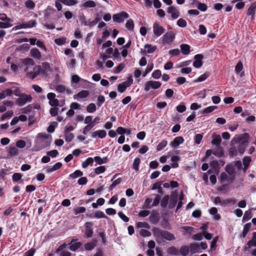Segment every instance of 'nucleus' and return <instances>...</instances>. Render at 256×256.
Listing matches in <instances>:
<instances>
[{"label": "nucleus", "mask_w": 256, "mask_h": 256, "mask_svg": "<svg viewBox=\"0 0 256 256\" xmlns=\"http://www.w3.org/2000/svg\"><path fill=\"white\" fill-rule=\"evenodd\" d=\"M51 141V138L45 139V140H38L36 144L34 146L36 150H40L48 147L50 144Z\"/></svg>", "instance_id": "1"}, {"label": "nucleus", "mask_w": 256, "mask_h": 256, "mask_svg": "<svg viewBox=\"0 0 256 256\" xmlns=\"http://www.w3.org/2000/svg\"><path fill=\"white\" fill-rule=\"evenodd\" d=\"M32 100L30 95L22 94L16 100V104L19 106H22L28 102H30Z\"/></svg>", "instance_id": "2"}, {"label": "nucleus", "mask_w": 256, "mask_h": 256, "mask_svg": "<svg viewBox=\"0 0 256 256\" xmlns=\"http://www.w3.org/2000/svg\"><path fill=\"white\" fill-rule=\"evenodd\" d=\"M128 18L129 14L125 12L114 14L112 16L114 21L118 23L123 22L125 19Z\"/></svg>", "instance_id": "3"}, {"label": "nucleus", "mask_w": 256, "mask_h": 256, "mask_svg": "<svg viewBox=\"0 0 256 256\" xmlns=\"http://www.w3.org/2000/svg\"><path fill=\"white\" fill-rule=\"evenodd\" d=\"M162 84L160 82L149 80L146 82L144 90L148 92L150 88L158 89L160 87Z\"/></svg>", "instance_id": "4"}, {"label": "nucleus", "mask_w": 256, "mask_h": 256, "mask_svg": "<svg viewBox=\"0 0 256 256\" xmlns=\"http://www.w3.org/2000/svg\"><path fill=\"white\" fill-rule=\"evenodd\" d=\"M175 38V34L172 31L168 32L162 36L163 44H170Z\"/></svg>", "instance_id": "5"}, {"label": "nucleus", "mask_w": 256, "mask_h": 256, "mask_svg": "<svg viewBox=\"0 0 256 256\" xmlns=\"http://www.w3.org/2000/svg\"><path fill=\"white\" fill-rule=\"evenodd\" d=\"M164 28L158 22L154 23L153 25V32L156 36H159L164 32Z\"/></svg>", "instance_id": "6"}, {"label": "nucleus", "mask_w": 256, "mask_h": 256, "mask_svg": "<svg viewBox=\"0 0 256 256\" xmlns=\"http://www.w3.org/2000/svg\"><path fill=\"white\" fill-rule=\"evenodd\" d=\"M204 58V56L202 54H196L194 58L195 60L193 62V66L196 68H199L202 65V60Z\"/></svg>", "instance_id": "7"}, {"label": "nucleus", "mask_w": 256, "mask_h": 256, "mask_svg": "<svg viewBox=\"0 0 256 256\" xmlns=\"http://www.w3.org/2000/svg\"><path fill=\"white\" fill-rule=\"evenodd\" d=\"M168 12L170 14L173 19H176L180 16V12L174 6H169L168 8Z\"/></svg>", "instance_id": "8"}, {"label": "nucleus", "mask_w": 256, "mask_h": 256, "mask_svg": "<svg viewBox=\"0 0 256 256\" xmlns=\"http://www.w3.org/2000/svg\"><path fill=\"white\" fill-rule=\"evenodd\" d=\"M106 136V132L104 130H98L92 133L91 136L92 138H96L98 137L100 138H104Z\"/></svg>", "instance_id": "9"}, {"label": "nucleus", "mask_w": 256, "mask_h": 256, "mask_svg": "<svg viewBox=\"0 0 256 256\" xmlns=\"http://www.w3.org/2000/svg\"><path fill=\"white\" fill-rule=\"evenodd\" d=\"M184 139L183 137L180 136L176 137L174 138V140L170 144V146L173 148H176L180 144L184 142Z\"/></svg>", "instance_id": "10"}, {"label": "nucleus", "mask_w": 256, "mask_h": 256, "mask_svg": "<svg viewBox=\"0 0 256 256\" xmlns=\"http://www.w3.org/2000/svg\"><path fill=\"white\" fill-rule=\"evenodd\" d=\"M212 144L216 146H220L222 142V138L220 135L216 134V133H214L212 135Z\"/></svg>", "instance_id": "11"}, {"label": "nucleus", "mask_w": 256, "mask_h": 256, "mask_svg": "<svg viewBox=\"0 0 256 256\" xmlns=\"http://www.w3.org/2000/svg\"><path fill=\"white\" fill-rule=\"evenodd\" d=\"M89 94L90 92L88 90H83L78 92L76 94L74 95V99L86 98Z\"/></svg>", "instance_id": "12"}, {"label": "nucleus", "mask_w": 256, "mask_h": 256, "mask_svg": "<svg viewBox=\"0 0 256 256\" xmlns=\"http://www.w3.org/2000/svg\"><path fill=\"white\" fill-rule=\"evenodd\" d=\"M213 154L218 158L222 156L224 154L223 148L220 146H216L213 150Z\"/></svg>", "instance_id": "13"}, {"label": "nucleus", "mask_w": 256, "mask_h": 256, "mask_svg": "<svg viewBox=\"0 0 256 256\" xmlns=\"http://www.w3.org/2000/svg\"><path fill=\"white\" fill-rule=\"evenodd\" d=\"M152 232L154 236L156 238H162L164 230L158 228H154L152 229Z\"/></svg>", "instance_id": "14"}, {"label": "nucleus", "mask_w": 256, "mask_h": 256, "mask_svg": "<svg viewBox=\"0 0 256 256\" xmlns=\"http://www.w3.org/2000/svg\"><path fill=\"white\" fill-rule=\"evenodd\" d=\"M144 47L145 48H147V50H146V52L145 50L143 51L142 52L143 54H146V52L148 54H152V53L154 52L157 48L156 46H152L151 44H146L144 45Z\"/></svg>", "instance_id": "15"}, {"label": "nucleus", "mask_w": 256, "mask_h": 256, "mask_svg": "<svg viewBox=\"0 0 256 256\" xmlns=\"http://www.w3.org/2000/svg\"><path fill=\"white\" fill-rule=\"evenodd\" d=\"M190 252L192 254H195L200 252V246L196 243H194L190 244Z\"/></svg>", "instance_id": "16"}, {"label": "nucleus", "mask_w": 256, "mask_h": 256, "mask_svg": "<svg viewBox=\"0 0 256 256\" xmlns=\"http://www.w3.org/2000/svg\"><path fill=\"white\" fill-rule=\"evenodd\" d=\"M250 162L251 158L250 156H246L242 160V163L244 166L242 168L244 172H245L246 170L248 168Z\"/></svg>", "instance_id": "17"}, {"label": "nucleus", "mask_w": 256, "mask_h": 256, "mask_svg": "<svg viewBox=\"0 0 256 256\" xmlns=\"http://www.w3.org/2000/svg\"><path fill=\"white\" fill-rule=\"evenodd\" d=\"M12 94V90L10 88L3 90L0 92V99L2 100L6 98V96H11Z\"/></svg>", "instance_id": "18"}, {"label": "nucleus", "mask_w": 256, "mask_h": 256, "mask_svg": "<svg viewBox=\"0 0 256 256\" xmlns=\"http://www.w3.org/2000/svg\"><path fill=\"white\" fill-rule=\"evenodd\" d=\"M101 18H96L94 20L90 21V20L87 21H84L83 24L86 26H89L90 27L93 26L96 24L100 20Z\"/></svg>", "instance_id": "19"}, {"label": "nucleus", "mask_w": 256, "mask_h": 256, "mask_svg": "<svg viewBox=\"0 0 256 256\" xmlns=\"http://www.w3.org/2000/svg\"><path fill=\"white\" fill-rule=\"evenodd\" d=\"M181 52L184 55H188L190 53V46L187 44L180 45Z\"/></svg>", "instance_id": "20"}, {"label": "nucleus", "mask_w": 256, "mask_h": 256, "mask_svg": "<svg viewBox=\"0 0 256 256\" xmlns=\"http://www.w3.org/2000/svg\"><path fill=\"white\" fill-rule=\"evenodd\" d=\"M30 54L33 58L38 60L42 57L40 52L36 48H33L30 50Z\"/></svg>", "instance_id": "21"}, {"label": "nucleus", "mask_w": 256, "mask_h": 256, "mask_svg": "<svg viewBox=\"0 0 256 256\" xmlns=\"http://www.w3.org/2000/svg\"><path fill=\"white\" fill-rule=\"evenodd\" d=\"M62 166V164L60 162L56 163L52 166L48 168L46 171L48 172H51L60 169Z\"/></svg>", "instance_id": "22"}, {"label": "nucleus", "mask_w": 256, "mask_h": 256, "mask_svg": "<svg viewBox=\"0 0 256 256\" xmlns=\"http://www.w3.org/2000/svg\"><path fill=\"white\" fill-rule=\"evenodd\" d=\"M160 219V216L158 214H152L149 216L150 221L153 224H156L158 223Z\"/></svg>", "instance_id": "23"}, {"label": "nucleus", "mask_w": 256, "mask_h": 256, "mask_svg": "<svg viewBox=\"0 0 256 256\" xmlns=\"http://www.w3.org/2000/svg\"><path fill=\"white\" fill-rule=\"evenodd\" d=\"M66 6H72L78 3L76 0H56Z\"/></svg>", "instance_id": "24"}, {"label": "nucleus", "mask_w": 256, "mask_h": 256, "mask_svg": "<svg viewBox=\"0 0 256 256\" xmlns=\"http://www.w3.org/2000/svg\"><path fill=\"white\" fill-rule=\"evenodd\" d=\"M108 158L106 156L101 158L99 156H96L94 158V160L96 164H106L108 162Z\"/></svg>", "instance_id": "25"}, {"label": "nucleus", "mask_w": 256, "mask_h": 256, "mask_svg": "<svg viewBox=\"0 0 256 256\" xmlns=\"http://www.w3.org/2000/svg\"><path fill=\"white\" fill-rule=\"evenodd\" d=\"M162 238H164L168 240H172L175 239V237L173 234L165 230H164Z\"/></svg>", "instance_id": "26"}, {"label": "nucleus", "mask_w": 256, "mask_h": 256, "mask_svg": "<svg viewBox=\"0 0 256 256\" xmlns=\"http://www.w3.org/2000/svg\"><path fill=\"white\" fill-rule=\"evenodd\" d=\"M80 80L83 81L86 84H88L89 82L86 80L83 79H82L78 76L76 74H74L72 76V82L74 83V84H78V82H80Z\"/></svg>", "instance_id": "27"}, {"label": "nucleus", "mask_w": 256, "mask_h": 256, "mask_svg": "<svg viewBox=\"0 0 256 256\" xmlns=\"http://www.w3.org/2000/svg\"><path fill=\"white\" fill-rule=\"evenodd\" d=\"M41 68H42V74H46L48 71L50 70V64L47 62H44L42 64Z\"/></svg>", "instance_id": "28"}, {"label": "nucleus", "mask_w": 256, "mask_h": 256, "mask_svg": "<svg viewBox=\"0 0 256 256\" xmlns=\"http://www.w3.org/2000/svg\"><path fill=\"white\" fill-rule=\"evenodd\" d=\"M210 76V72H205L203 74L200 76L194 82H198L205 80Z\"/></svg>", "instance_id": "29"}, {"label": "nucleus", "mask_w": 256, "mask_h": 256, "mask_svg": "<svg viewBox=\"0 0 256 256\" xmlns=\"http://www.w3.org/2000/svg\"><path fill=\"white\" fill-rule=\"evenodd\" d=\"M251 226H252V224L250 222H248V223H247L246 224H244V226L242 233V236L243 238H244L246 236L247 234L248 233V232H249V230Z\"/></svg>", "instance_id": "30"}, {"label": "nucleus", "mask_w": 256, "mask_h": 256, "mask_svg": "<svg viewBox=\"0 0 256 256\" xmlns=\"http://www.w3.org/2000/svg\"><path fill=\"white\" fill-rule=\"evenodd\" d=\"M178 195L172 196L169 202V208H172L175 206L177 203Z\"/></svg>", "instance_id": "31"}, {"label": "nucleus", "mask_w": 256, "mask_h": 256, "mask_svg": "<svg viewBox=\"0 0 256 256\" xmlns=\"http://www.w3.org/2000/svg\"><path fill=\"white\" fill-rule=\"evenodd\" d=\"M94 158H88L85 161H84L82 164V167L84 168H86L88 167L89 165L92 166L94 162Z\"/></svg>", "instance_id": "32"}, {"label": "nucleus", "mask_w": 256, "mask_h": 256, "mask_svg": "<svg viewBox=\"0 0 256 256\" xmlns=\"http://www.w3.org/2000/svg\"><path fill=\"white\" fill-rule=\"evenodd\" d=\"M24 27H25V28H27L35 27L37 24V22L36 20H32L28 21V22H24Z\"/></svg>", "instance_id": "33"}, {"label": "nucleus", "mask_w": 256, "mask_h": 256, "mask_svg": "<svg viewBox=\"0 0 256 256\" xmlns=\"http://www.w3.org/2000/svg\"><path fill=\"white\" fill-rule=\"evenodd\" d=\"M25 6L30 10H32L34 8L36 4L32 0H27L24 2Z\"/></svg>", "instance_id": "34"}, {"label": "nucleus", "mask_w": 256, "mask_h": 256, "mask_svg": "<svg viewBox=\"0 0 256 256\" xmlns=\"http://www.w3.org/2000/svg\"><path fill=\"white\" fill-rule=\"evenodd\" d=\"M225 170L230 175L232 176L234 173V168L233 165L227 164L225 167Z\"/></svg>", "instance_id": "35"}, {"label": "nucleus", "mask_w": 256, "mask_h": 256, "mask_svg": "<svg viewBox=\"0 0 256 256\" xmlns=\"http://www.w3.org/2000/svg\"><path fill=\"white\" fill-rule=\"evenodd\" d=\"M122 182V178H118V179L114 180L112 183V184L110 186L109 188V191H111L114 188L118 186V184H120Z\"/></svg>", "instance_id": "36"}, {"label": "nucleus", "mask_w": 256, "mask_h": 256, "mask_svg": "<svg viewBox=\"0 0 256 256\" xmlns=\"http://www.w3.org/2000/svg\"><path fill=\"white\" fill-rule=\"evenodd\" d=\"M170 199V196L168 195L165 196L161 200L160 202V206L162 208H165L166 207L168 202Z\"/></svg>", "instance_id": "37"}, {"label": "nucleus", "mask_w": 256, "mask_h": 256, "mask_svg": "<svg viewBox=\"0 0 256 256\" xmlns=\"http://www.w3.org/2000/svg\"><path fill=\"white\" fill-rule=\"evenodd\" d=\"M167 252L168 254L173 255H178L179 254V250L174 246H171L168 248Z\"/></svg>", "instance_id": "38"}, {"label": "nucleus", "mask_w": 256, "mask_h": 256, "mask_svg": "<svg viewBox=\"0 0 256 256\" xmlns=\"http://www.w3.org/2000/svg\"><path fill=\"white\" fill-rule=\"evenodd\" d=\"M82 6L85 8H94L96 6V4L92 0H88L82 4Z\"/></svg>", "instance_id": "39"}, {"label": "nucleus", "mask_w": 256, "mask_h": 256, "mask_svg": "<svg viewBox=\"0 0 256 256\" xmlns=\"http://www.w3.org/2000/svg\"><path fill=\"white\" fill-rule=\"evenodd\" d=\"M82 246L81 242H76L72 244L70 247V250L72 252H74Z\"/></svg>", "instance_id": "40"}, {"label": "nucleus", "mask_w": 256, "mask_h": 256, "mask_svg": "<svg viewBox=\"0 0 256 256\" xmlns=\"http://www.w3.org/2000/svg\"><path fill=\"white\" fill-rule=\"evenodd\" d=\"M82 175L83 173L82 171L76 170L70 175V177L72 179H74L78 177L82 176Z\"/></svg>", "instance_id": "41"}, {"label": "nucleus", "mask_w": 256, "mask_h": 256, "mask_svg": "<svg viewBox=\"0 0 256 256\" xmlns=\"http://www.w3.org/2000/svg\"><path fill=\"white\" fill-rule=\"evenodd\" d=\"M190 252L189 248L188 246H184L180 248V252L182 256H186Z\"/></svg>", "instance_id": "42"}, {"label": "nucleus", "mask_w": 256, "mask_h": 256, "mask_svg": "<svg viewBox=\"0 0 256 256\" xmlns=\"http://www.w3.org/2000/svg\"><path fill=\"white\" fill-rule=\"evenodd\" d=\"M96 110V104L94 103L90 104L86 107V111L89 113H93Z\"/></svg>", "instance_id": "43"}, {"label": "nucleus", "mask_w": 256, "mask_h": 256, "mask_svg": "<svg viewBox=\"0 0 256 256\" xmlns=\"http://www.w3.org/2000/svg\"><path fill=\"white\" fill-rule=\"evenodd\" d=\"M162 182H158L152 185V190H158L159 192H162V189L161 185L162 184Z\"/></svg>", "instance_id": "44"}, {"label": "nucleus", "mask_w": 256, "mask_h": 256, "mask_svg": "<svg viewBox=\"0 0 256 256\" xmlns=\"http://www.w3.org/2000/svg\"><path fill=\"white\" fill-rule=\"evenodd\" d=\"M252 218V214L251 210L246 211L242 218V220L244 221L248 220Z\"/></svg>", "instance_id": "45"}, {"label": "nucleus", "mask_w": 256, "mask_h": 256, "mask_svg": "<svg viewBox=\"0 0 256 256\" xmlns=\"http://www.w3.org/2000/svg\"><path fill=\"white\" fill-rule=\"evenodd\" d=\"M126 27L128 30H132L134 28V22L132 19L128 20L126 24Z\"/></svg>", "instance_id": "46"}, {"label": "nucleus", "mask_w": 256, "mask_h": 256, "mask_svg": "<svg viewBox=\"0 0 256 256\" xmlns=\"http://www.w3.org/2000/svg\"><path fill=\"white\" fill-rule=\"evenodd\" d=\"M22 64L24 65L32 66L34 64V62L30 58H26L22 60Z\"/></svg>", "instance_id": "47"}, {"label": "nucleus", "mask_w": 256, "mask_h": 256, "mask_svg": "<svg viewBox=\"0 0 256 256\" xmlns=\"http://www.w3.org/2000/svg\"><path fill=\"white\" fill-rule=\"evenodd\" d=\"M168 144V142L166 140H162L158 146L156 148V150L158 151H160L162 150L164 148H165Z\"/></svg>", "instance_id": "48"}, {"label": "nucleus", "mask_w": 256, "mask_h": 256, "mask_svg": "<svg viewBox=\"0 0 256 256\" xmlns=\"http://www.w3.org/2000/svg\"><path fill=\"white\" fill-rule=\"evenodd\" d=\"M22 174L20 173H14L12 176V180L13 182H18V181L20 180V179L22 178Z\"/></svg>", "instance_id": "49"}, {"label": "nucleus", "mask_w": 256, "mask_h": 256, "mask_svg": "<svg viewBox=\"0 0 256 256\" xmlns=\"http://www.w3.org/2000/svg\"><path fill=\"white\" fill-rule=\"evenodd\" d=\"M106 167L104 166H100L94 169V172L96 174H100L106 171Z\"/></svg>", "instance_id": "50"}, {"label": "nucleus", "mask_w": 256, "mask_h": 256, "mask_svg": "<svg viewBox=\"0 0 256 256\" xmlns=\"http://www.w3.org/2000/svg\"><path fill=\"white\" fill-rule=\"evenodd\" d=\"M127 88H128V86L123 82L118 86V90L120 92H123L126 90Z\"/></svg>", "instance_id": "51"}, {"label": "nucleus", "mask_w": 256, "mask_h": 256, "mask_svg": "<svg viewBox=\"0 0 256 256\" xmlns=\"http://www.w3.org/2000/svg\"><path fill=\"white\" fill-rule=\"evenodd\" d=\"M64 134L65 136V140L67 142H70L74 137V134L72 133L68 132L64 133Z\"/></svg>", "instance_id": "52"}, {"label": "nucleus", "mask_w": 256, "mask_h": 256, "mask_svg": "<svg viewBox=\"0 0 256 256\" xmlns=\"http://www.w3.org/2000/svg\"><path fill=\"white\" fill-rule=\"evenodd\" d=\"M14 112L12 110H8L2 115L1 119L2 120H4L12 116Z\"/></svg>", "instance_id": "53"}, {"label": "nucleus", "mask_w": 256, "mask_h": 256, "mask_svg": "<svg viewBox=\"0 0 256 256\" xmlns=\"http://www.w3.org/2000/svg\"><path fill=\"white\" fill-rule=\"evenodd\" d=\"M136 226L138 228H150V225L146 222H138L136 223Z\"/></svg>", "instance_id": "54"}, {"label": "nucleus", "mask_w": 256, "mask_h": 256, "mask_svg": "<svg viewBox=\"0 0 256 256\" xmlns=\"http://www.w3.org/2000/svg\"><path fill=\"white\" fill-rule=\"evenodd\" d=\"M234 170H236L238 171H240L242 170V163L240 160H237L234 162Z\"/></svg>", "instance_id": "55"}, {"label": "nucleus", "mask_w": 256, "mask_h": 256, "mask_svg": "<svg viewBox=\"0 0 256 256\" xmlns=\"http://www.w3.org/2000/svg\"><path fill=\"white\" fill-rule=\"evenodd\" d=\"M86 210V209L84 206L78 207L74 209V214H78L84 213Z\"/></svg>", "instance_id": "56"}, {"label": "nucleus", "mask_w": 256, "mask_h": 256, "mask_svg": "<svg viewBox=\"0 0 256 256\" xmlns=\"http://www.w3.org/2000/svg\"><path fill=\"white\" fill-rule=\"evenodd\" d=\"M94 126V123H90V124H88L87 126H86L83 129V134H86V132L90 131Z\"/></svg>", "instance_id": "57"}, {"label": "nucleus", "mask_w": 256, "mask_h": 256, "mask_svg": "<svg viewBox=\"0 0 256 256\" xmlns=\"http://www.w3.org/2000/svg\"><path fill=\"white\" fill-rule=\"evenodd\" d=\"M94 217L97 218H106L104 214L100 210H98L94 213Z\"/></svg>", "instance_id": "58"}, {"label": "nucleus", "mask_w": 256, "mask_h": 256, "mask_svg": "<svg viewBox=\"0 0 256 256\" xmlns=\"http://www.w3.org/2000/svg\"><path fill=\"white\" fill-rule=\"evenodd\" d=\"M162 76L161 71L159 70H154L152 74V77L155 79L159 78Z\"/></svg>", "instance_id": "59"}, {"label": "nucleus", "mask_w": 256, "mask_h": 256, "mask_svg": "<svg viewBox=\"0 0 256 256\" xmlns=\"http://www.w3.org/2000/svg\"><path fill=\"white\" fill-rule=\"evenodd\" d=\"M9 154L11 156H16L18 154V151L16 148L14 146H10L9 150Z\"/></svg>", "instance_id": "60"}, {"label": "nucleus", "mask_w": 256, "mask_h": 256, "mask_svg": "<svg viewBox=\"0 0 256 256\" xmlns=\"http://www.w3.org/2000/svg\"><path fill=\"white\" fill-rule=\"evenodd\" d=\"M177 24L181 28H184L186 26V22L183 18H180L177 21Z\"/></svg>", "instance_id": "61"}, {"label": "nucleus", "mask_w": 256, "mask_h": 256, "mask_svg": "<svg viewBox=\"0 0 256 256\" xmlns=\"http://www.w3.org/2000/svg\"><path fill=\"white\" fill-rule=\"evenodd\" d=\"M243 68L242 63L240 61L238 62L235 68V71L236 74L239 73Z\"/></svg>", "instance_id": "62"}, {"label": "nucleus", "mask_w": 256, "mask_h": 256, "mask_svg": "<svg viewBox=\"0 0 256 256\" xmlns=\"http://www.w3.org/2000/svg\"><path fill=\"white\" fill-rule=\"evenodd\" d=\"M202 137L203 136L202 134H196L194 138V142L197 144H199L200 143Z\"/></svg>", "instance_id": "63"}, {"label": "nucleus", "mask_w": 256, "mask_h": 256, "mask_svg": "<svg viewBox=\"0 0 256 256\" xmlns=\"http://www.w3.org/2000/svg\"><path fill=\"white\" fill-rule=\"evenodd\" d=\"M96 244L92 242H88L85 244L84 248L86 250H91L94 248Z\"/></svg>", "instance_id": "64"}]
</instances>
